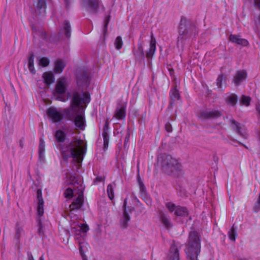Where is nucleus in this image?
I'll list each match as a JSON object with an SVG mask.
<instances>
[{
  "label": "nucleus",
  "instance_id": "f257e3e1",
  "mask_svg": "<svg viewBox=\"0 0 260 260\" xmlns=\"http://www.w3.org/2000/svg\"><path fill=\"white\" fill-rule=\"evenodd\" d=\"M68 98H71V104L69 108L63 111L67 118L74 122L76 127L80 130L85 129L86 126L84 110L90 102V95L81 90H74L69 92Z\"/></svg>",
  "mask_w": 260,
  "mask_h": 260
},
{
  "label": "nucleus",
  "instance_id": "f03ea898",
  "mask_svg": "<svg viewBox=\"0 0 260 260\" xmlns=\"http://www.w3.org/2000/svg\"><path fill=\"white\" fill-rule=\"evenodd\" d=\"M82 144L83 141L79 140L68 144H59L63 158L67 159L69 157H72L77 163H80L86 152V148Z\"/></svg>",
  "mask_w": 260,
  "mask_h": 260
},
{
  "label": "nucleus",
  "instance_id": "7ed1b4c3",
  "mask_svg": "<svg viewBox=\"0 0 260 260\" xmlns=\"http://www.w3.org/2000/svg\"><path fill=\"white\" fill-rule=\"evenodd\" d=\"M158 162L165 173L175 177H179L182 175L181 164L172 156L167 154H161L158 157Z\"/></svg>",
  "mask_w": 260,
  "mask_h": 260
},
{
  "label": "nucleus",
  "instance_id": "20e7f679",
  "mask_svg": "<svg viewBox=\"0 0 260 260\" xmlns=\"http://www.w3.org/2000/svg\"><path fill=\"white\" fill-rule=\"evenodd\" d=\"M198 32L196 27L186 18L182 17L178 27V36L177 46L182 48L186 40L195 36Z\"/></svg>",
  "mask_w": 260,
  "mask_h": 260
},
{
  "label": "nucleus",
  "instance_id": "39448f33",
  "mask_svg": "<svg viewBox=\"0 0 260 260\" xmlns=\"http://www.w3.org/2000/svg\"><path fill=\"white\" fill-rule=\"evenodd\" d=\"M185 251L187 260H198V256L201 251V240L200 236L197 232H190L188 244Z\"/></svg>",
  "mask_w": 260,
  "mask_h": 260
},
{
  "label": "nucleus",
  "instance_id": "423d86ee",
  "mask_svg": "<svg viewBox=\"0 0 260 260\" xmlns=\"http://www.w3.org/2000/svg\"><path fill=\"white\" fill-rule=\"evenodd\" d=\"M68 86V83L67 80V79L64 77H61L59 78L56 84L55 85V93L59 95L60 96L58 98V99H59L60 101L62 102H65L67 101V100L69 99V98L66 99L61 95H63L67 90V88ZM70 91H69L67 93V94ZM71 100V99L70 98Z\"/></svg>",
  "mask_w": 260,
  "mask_h": 260
},
{
  "label": "nucleus",
  "instance_id": "0eeeda50",
  "mask_svg": "<svg viewBox=\"0 0 260 260\" xmlns=\"http://www.w3.org/2000/svg\"><path fill=\"white\" fill-rule=\"evenodd\" d=\"M90 81V77L88 72L83 71L78 73L77 75V82L79 87L77 89L71 90L70 92L74 90H81L84 92L83 88L84 87H87L89 85ZM84 93H87V92H84ZM87 93L89 95L88 92Z\"/></svg>",
  "mask_w": 260,
  "mask_h": 260
},
{
  "label": "nucleus",
  "instance_id": "6e6552de",
  "mask_svg": "<svg viewBox=\"0 0 260 260\" xmlns=\"http://www.w3.org/2000/svg\"><path fill=\"white\" fill-rule=\"evenodd\" d=\"M47 114L53 122L60 121L63 115L62 113L54 107L48 108L47 110Z\"/></svg>",
  "mask_w": 260,
  "mask_h": 260
},
{
  "label": "nucleus",
  "instance_id": "1a4fd4ad",
  "mask_svg": "<svg viewBox=\"0 0 260 260\" xmlns=\"http://www.w3.org/2000/svg\"><path fill=\"white\" fill-rule=\"evenodd\" d=\"M83 7L89 12L95 13L99 8L100 0H82Z\"/></svg>",
  "mask_w": 260,
  "mask_h": 260
},
{
  "label": "nucleus",
  "instance_id": "9d476101",
  "mask_svg": "<svg viewBox=\"0 0 260 260\" xmlns=\"http://www.w3.org/2000/svg\"><path fill=\"white\" fill-rule=\"evenodd\" d=\"M229 124L231 128L238 135L245 139L247 138V134L244 132V127L240 123L233 119H231L229 120Z\"/></svg>",
  "mask_w": 260,
  "mask_h": 260
},
{
  "label": "nucleus",
  "instance_id": "9b49d317",
  "mask_svg": "<svg viewBox=\"0 0 260 260\" xmlns=\"http://www.w3.org/2000/svg\"><path fill=\"white\" fill-rule=\"evenodd\" d=\"M167 260H180L179 248L174 242L171 245Z\"/></svg>",
  "mask_w": 260,
  "mask_h": 260
},
{
  "label": "nucleus",
  "instance_id": "f8f14e48",
  "mask_svg": "<svg viewBox=\"0 0 260 260\" xmlns=\"http://www.w3.org/2000/svg\"><path fill=\"white\" fill-rule=\"evenodd\" d=\"M133 53L135 59L137 61H141L144 58V51L142 43L139 42L138 44V48L134 47L133 50Z\"/></svg>",
  "mask_w": 260,
  "mask_h": 260
},
{
  "label": "nucleus",
  "instance_id": "ddd939ff",
  "mask_svg": "<svg viewBox=\"0 0 260 260\" xmlns=\"http://www.w3.org/2000/svg\"><path fill=\"white\" fill-rule=\"evenodd\" d=\"M37 199L38 201L37 212L39 217H41L44 214V200L42 197V193L41 189L37 190Z\"/></svg>",
  "mask_w": 260,
  "mask_h": 260
},
{
  "label": "nucleus",
  "instance_id": "4468645a",
  "mask_svg": "<svg viewBox=\"0 0 260 260\" xmlns=\"http://www.w3.org/2000/svg\"><path fill=\"white\" fill-rule=\"evenodd\" d=\"M201 116L206 119L217 118L222 115L219 110H205L201 113Z\"/></svg>",
  "mask_w": 260,
  "mask_h": 260
},
{
  "label": "nucleus",
  "instance_id": "2eb2a0df",
  "mask_svg": "<svg viewBox=\"0 0 260 260\" xmlns=\"http://www.w3.org/2000/svg\"><path fill=\"white\" fill-rule=\"evenodd\" d=\"M83 203V193L82 191L80 192L77 198L74 200L72 204L70 205L71 210L79 209Z\"/></svg>",
  "mask_w": 260,
  "mask_h": 260
},
{
  "label": "nucleus",
  "instance_id": "dca6fc26",
  "mask_svg": "<svg viewBox=\"0 0 260 260\" xmlns=\"http://www.w3.org/2000/svg\"><path fill=\"white\" fill-rule=\"evenodd\" d=\"M59 35H64L66 38L69 39L71 35V26L68 20L63 22V25L59 32Z\"/></svg>",
  "mask_w": 260,
  "mask_h": 260
},
{
  "label": "nucleus",
  "instance_id": "f3484780",
  "mask_svg": "<svg viewBox=\"0 0 260 260\" xmlns=\"http://www.w3.org/2000/svg\"><path fill=\"white\" fill-rule=\"evenodd\" d=\"M156 50V40L153 34L151 35V40L150 42V46L149 49L146 53V57L149 59L152 57Z\"/></svg>",
  "mask_w": 260,
  "mask_h": 260
},
{
  "label": "nucleus",
  "instance_id": "a211bd4d",
  "mask_svg": "<svg viewBox=\"0 0 260 260\" xmlns=\"http://www.w3.org/2000/svg\"><path fill=\"white\" fill-rule=\"evenodd\" d=\"M159 216L161 222L166 228L169 229L172 227L173 225L170 218L167 214L165 213L162 211H160Z\"/></svg>",
  "mask_w": 260,
  "mask_h": 260
},
{
  "label": "nucleus",
  "instance_id": "6ab92c4d",
  "mask_svg": "<svg viewBox=\"0 0 260 260\" xmlns=\"http://www.w3.org/2000/svg\"><path fill=\"white\" fill-rule=\"evenodd\" d=\"M126 201L124 200L123 203V212L122 218L120 219V225L122 228L125 229L127 227V223L130 220V216L126 211Z\"/></svg>",
  "mask_w": 260,
  "mask_h": 260
},
{
  "label": "nucleus",
  "instance_id": "aec40b11",
  "mask_svg": "<svg viewBox=\"0 0 260 260\" xmlns=\"http://www.w3.org/2000/svg\"><path fill=\"white\" fill-rule=\"evenodd\" d=\"M247 77L246 72L245 71H237L234 76L233 82L236 86L240 84L241 82L245 80Z\"/></svg>",
  "mask_w": 260,
  "mask_h": 260
},
{
  "label": "nucleus",
  "instance_id": "412c9836",
  "mask_svg": "<svg viewBox=\"0 0 260 260\" xmlns=\"http://www.w3.org/2000/svg\"><path fill=\"white\" fill-rule=\"evenodd\" d=\"M126 115V106L124 104L119 105L115 111L114 117L117 119H123Z\"/></svg>",
  "mask_w": 260,
  "mask_h": 260
},
{
  "label": "nucleus",
  "instance_id": "4be33fe9",
  "mask_svg": "<svg viewBox=\"0 0 260 260\" xmlns=\"http://www.w3.org/2000/svg\"><path fill=\"white\" fill-rule=\"evenodd\" d=\"M229 40L233 43H236L243 46H246L248 44V42L247 40L241 38L240 36L235 35H231L229 37Z\"/></svg>",
  "mask_w": 260,
  "mask_h": 260
},
{
  "label": "nucleus",
  "instance_id": "5701e85b",
  "mask_svg": "<svg viewBox=\"0 0 260 260\" xmlns=\"http://www.w3.org/2000/svg\"><path fill=\"white\" fill-rule=\"evenodd\" d=\"M42 77L47 86L50 85L54 81V77L51 72H45L43 74Z\"/></svg>",
  "mask_w": 260,
  "mask_h": 260
},
{
  "label": "nucleus",
  "instance_id": "b1692460",
  "mask_svg": "<svg viewBox=\"0 0 260 260\" xmlns=\"http://www.w3.org/2000/svg\"><path fill=\"white\" fill-rule=\"evenodd\" d=\"M171 98L170 105L172 106L174 103L180 99L179 91L176 88L171 90L170 92Z\"/></svg>",
  "mask_w": 260,
  "mask_h": 260
},
{
  "label": "nucleus",
  "instance_id": "393cba45",
  "mask_svg": "<svg viewBox=\"0 0 260 260\" xmlns=\"http://www.w3.org/2000/svg\"><path fill=\"white\" fill-rule=\"evenodd\" d=\"M64 62L61 59H57L55 62L54 71L57 74L61 73L65 67Z\"/></svg>",
  "mask_w": 260,
  "mask_h": 260
},
{
  "label": "nucleus",
  "instance_id": "a878e982",
  "mask_svg": "<svg viewBox=\"0 0 260 260\" xmlns=\"http://www.w3.org/2000/svg\"><path fill=\"white\" fill-rule=\"evenodd\" d=\"M226 103L232 106H235L238 101V96L236 94L232 93L227 95L225 98Z\"/></svg>",
  "mask_w": 260,
  "mask_h": 260
},
{
  "label": "nucleus",
  "instance_id": "bb28decb",
  "mask_svg": "<svg viewBox=\"0 0 260 260\" xmlns=\"http://www.w3.org/2000/svg\"><path fill=\"white\" fill-rule=\"evenodd\" d=\"M174 214L177 216H186L188 214V211L186 207L178 206Z\"/></svg>",
  "mask_w": 260,
  "mask_h": 260
},
{
  "label": "nucleus",
  "instance_id": "cd10ccee",
  "mask_svg": "<svg viewBox=\"0 0 260 260\" xmlns=\"http://www.w3.org/2000/svg\"><path fill=\"white\" fill-rule=\"evenodd\" d=\"M79 229L77 230L75 228H72V232L76 233V234H78L81 231L84 233H86L89 230V227L87 224H81L78 227Z\"/></svg>",
  "mask_w": 260,
  "mask_h": 260
},
{
  "label": "nucleus",
  "instance_id": "c85d7f7f",
  "mask_svg": "<svg viewBox=\"0 0 260 260\" xmlns=\"http://www.w3.org/2000/svg\"><path fill=\"white\" fill-rule=\"evenodd\" d=\"M55 137L57 142H63L66 139V134L61 130H58L55 133Z\"/></svg>",
  "mask_w": 260,
  "mask_h": 260
},
{
  "label": "nucleus",
  "instance_id": "c756f323",
  "mask_svg": "<svg viewBox=\"0 0 260 260\" xmlns=\"http://www.w3.org/2000/svg\"><path fill=\"white\" fill-rule=\"evenodd\" d=\"M34 60V55L32 53H31L29 54V56L28 59V66L30 72L32 73L35 72Z\"/></svg>",
  "mask_w": 260,
  "mask_h": 260
},
{
  "label": "nucleus",
  "instance_id": "7c9ffc66",
  "mask_svg": "<svg viewBox=\"0 0 260 260\" xmlns=\"http://www.w3.org/2000/svg\"><path fill=\"white\" fill-rule=\"evenodd\" d=\"M66 177L69 179V183L73 184H79V182L78 180V176L75 174L74 175H71L68 173L66 174Z\"/></svg>",
  "mask_w": 260,
  "mask_h": 260
},
{
  "label": "nucleus",
  "instance_id": "2f4dec72",
  "mask_svg": "<svg viewBox=\"0 0 260 260\" xmlns=\"http://www.w3.org/2000/svg\"><path fill=\"white\" fill-rule=\"evenodd\" d=\"M114 186L110 184L107 186V193L110 200H112L114 198Z\"/></svg>",
  "mask_w": 260,
  "mask_h": 260
},
{
  "label": "nucleus",
  "instance_id": "473e14b6",
  "mask_svg": "<svg viewBox=\"0 0 260 260\" xmlns=\"http://www.w3.org/2000/svg\"><path fill=\"white\" fill-rule=\"evenodd\" d=\"M46 7V0H38L36 7L40 13L41 11H45Z\"/></svg>",
  "mask_w": 260,
  "mask_h": 260
},
{
  "label": "nucleus",
  "instance_id": "72a5a7b5",
  "mask_svg": "<svg viewBox=\"0 0 260 260\" xmlns=\"http://www.w3.org/2000/svg\"><path fill=\"white\" fill-rule=\"evenodd\" d=\"M165 206L170 213L173 212L175 213L178 207V206H176L175 204L171 202L166 203Z\"/></svg>",
  "mask_w": 260,
  "mask_h": 260
},
{
  "label": "nucleus",
  "instance_id": "f704fd0d",
  "mask_svg": "<svg viewBox=\"0 0 260 260\" xmlns=\"http://www.w3.org/2000/svg\"><path fill=\"white\" fill-rule=\"evenodd\" d=\"M222 82H224V83H225V79L223 74H221L218 76L216 80V84L218 88L222 89Z\"/></svg>",
  "mask_w": 260,
  "mask_h": 260
},
{
  "label": "nucleus",
  "instance_id": "c9c22d12",
  "mask_svg": "<svg viewBox=\"0 0 260 260\" xmlns=\"http://www.w3.org/2000/svg\"><path fill=\"white\" fill-rule=\"evenodd\" d=\"M110 18H111L110 15H108V16H106L104 19V27H103L104 36H105L107 34L108 25V24L110 20Z\"/></svg>",
  "mask_w": 260,
  "mask_h": 260
},
{
  "label": "nucleus",
  "instance_id": "e433bc0d",
  "mask_svg": "<svg viewBox=\"0 0 260 260\" xmlns=\"http://www.w3.org/2000/svg\"><path fill=\"white\" fill-rule=\"evenodd\" d=\"M250 101L251 98L250 97L243 95L240 99V102L246 106H248L250 105Z\"/></svg>",
  "mask_w": 260,
  "mask_h": 260
},
{
  "label": "nucleus",
  "instance_id": "4c0bfd02",
  "mask_svg": "<svg viewBox=\"0 0 260 260\" xmlns=\"http://www.w3.org/2000/svg\"><path fill=\"white\" fill-rule=\"evenodd\" d=\"M114 45L116 48L118 50H119L122 48L123 45V42L121 37L118 36L116 38L114 43Z\"/></svg>",
  "mask_w": 260,
  "mask_h": 260
},
{
  "label": "nucleus",
  "instance_id": "58836bf2",
  "mask_svg": "<svg viewBox=\"0 0 260 260\" xmlns=\"http://www.w3.org/2000/svg\"><path fill=\"white\" fill-rule=\"evenodd\" d=\"M237 236V233L235 229L234 228V225L232 227L230 231L229 232V236L230 239L232 241H235L236 240V237Z\"/></svg>",
  "mask_w": 260,
  "mask_h": 260
},
{
  "label": "nucleus",
  "instance_id": "ea45409f",
  "mask_svg": "<svg viewBox=\"0 0 260 260\" xmlns=\"http://www.w3.org/2000/svg\"><path fill=\"white\" fill-rule=\"evenodd\" d=\"M102 135L104 139V147L107 148L108 146L109 140V135L108 133H103Z\"/></svg>",
  "mask_w": 260,
  "mask_h": 260
},
{
  "label": "nucleus",
  "instance_id": "a19ab883",
  "mask_svg": "<svg viewBox=\"0 0 260 260\" xmlns=\"http://www.w3.org/2000/svg\"><path fill=\"white\" fill-rule=\"evenodd\" d=\"M50 62L49 59L47 57H42L39 59V64L43 67H47Z\"/></svg>",
  "mask_w": 260,
  "mask_h": 260
},
{
  "label": "nucleus",
  "instance_id": "79ce46f5",
  "mask_svg": "<svg viewBox=\"0 0 260 260\" xmlns=\"http://www.w3.org/2000/svg\"><path fill=\"white\" fill-rule=\"evenodd\" d=\"M138 181H139V188H140V192H141L142 195L145 196L146 188H145L144 184L141 181L140 178L139 177L138 178Z\"/></svg>",
  "mask_w": 260,
  "mask_h": 260
},
{
  "label": "nucleus",
  "instance_id": "37998d69",
  "mask_svg": "<svg viewBox=\"0 0 260 260\" xmlns=\"http://www.w3.org/2000/svg\"><path fill=\"white\" fill-rule=\"evenodd\" d=\"M64 194L66 198H70L73 197V190L71 188H68L65 190Z\"/></svg>",
  "mask_w": 260,
  "mask_h": 260
},
{
  "label": "nucleus",
  "instance_id": "c03bdc74",
  "mask_svg": "<svg viewBox=\"0 0 260 260\" xmlns=\"http://www.w3.org/2000/svg\"><path fill=\"white\" fill-rule=\"evenodd\" d=\"M85 244H86V243L84 241H81V240H80L79 241V250H80V253L83 257V260H87L86 258H84V257L83 256L84 251H83V247Z\"/></svg>",
  "mask_w": 260,
  "mask_h": 260
},
{
  "label": "nucleus",
  "instance_id": "a18cd8bd",
  "mask_svg": "<svg viewBox=\"0 0 260 260\" xmlns=\"http://www.w3.org/2000/svg\"><path fill=\"white\" fill-rule=\"evenodd\" d=\"M23 229L17 226L15 237L18 240L20 238L21 234L23 233Z\"/></svg>",
  "mask_w": 260,
  "mask_h": 260
},
{
  "label": "nucleus",
  "instance_id": "49530a36",
  "mask_svg": "<svg viewBox=\"0 0 260 260\" xmlns=\"http://www.w3.org/2000/svg\"><path fill=\"white\" fill-rule=\"evenodd\" d=\"M45 145L44 140L41 138L40 140L39 151H45Z\"/></svg>",
  "mask_w": 260,
  "mask_h": 260
},
{
  "label": "nucleus",
  "instance_id": "de8ad7c7",
  "mask_svg": "<svg viewBox=\"0 0 260 260\" xmlns=\"http://www.w3.org/2000/svg\"><path fill=\"white\" fill-rule=\"evenodd\" d=\"M109 131V122L108 120H106L105 123L104 124L103 133L106 132L108 133Z\"/></svg>",
  "mask_w": 260,
  "mask_h": 260
},
{
  "label": "nucleus",
  "instance_id": "09e8293b",
  "mask_svg": "<svg viewBox=\"0 0 260 260\" xmlns=\"http://www.w3.org/2000/svg\"><path fill=\"white\" fill-rule=\"evenodd\" d=\"M165 128H166V130L169 133H170L172 131V125L169 122H167L166 124Z\"/></svg>",
  "mask_w": 260,
  "mask_h": 260
},
{
  "label": "nucleus",
  "instance_id": "8fccbe9b",
  "mask_svg": "<svg viewBox=\"0 0 260 260\" xmlns=\"http://www.w3.org/2000/svg\"><path fill=\"white\" fill-rule=\"evenodd\" d=\"M44 153L45 151H39V159L40 160L44 161L45 158Z\"/></svg>",
  "mask_w": 260,
  "mask_h": 260
},
{
  "label": "nucleus",
  "instance_id": "3c124183",
  "mask_svg": "<svg viewBox=\"0 0 260 260\" xmlns=\"http://www.w3.org/2000/svg\"><path fill=\"white\" fill-rule=\"evenodd\" d=\"M38 223L39 225V228L38 229L39 233L40 234H43V231L42 230V224H41L40 220V219L38 220Z\"/></svg>",
  "mask_w": 260,
  "mask_h": 260
},
{
  "label": "nucleus",
  "instance_id": "603ef678",
  "mask_svg": "<svg viewBox=\"0 0 260 260\" xmlns=\"http://www.w3.org/2000/svg\"><path fill=\"white\" fill-rule=\"evenodd\" d=\"M103 181V178L101 177H97L94 181V183H96L98 182H101Z\"/></svg>",
  "mask_w": 260,
  "mask_h": 260
},
{
  "label": "nucleus",
  "instance_id": "864d4df0",
  "mask_svg": "<svg viewBox=\"0 0 260 260\" xmlns=\"http://www.w3.org/2000/svg\"><path fill=\"white\" fill-rule=\"evenodd\" d=\"M27 258L28 260H35L32 254L30 252H27Z\"/></svg>",
  "mask_w": 260,
  "mask_h": 260
},
{
  "label": "nucleus",
  "instance_id": "5fc2aeb1",
  "mask_svg": "<svg viewBox=\"0 0 260 260\" xmlns=\"http://www.w3.org/2000/svg\"><path fill=\"white\" fill-rule=\"evenodd\" d=\"M255 6L260 9V0H254Z\"/></svg>",
  "mask_w": 260,
  "mask_h": 260
},
{
  "label": "nucleus",
  "instance_id": "6e6d98bb",
  "mask_svg": "<svg viewBox=\"0 0 260 260\" xmlns=\"http://www.w3.org/2000/svg\"><path fill=\"white\" fill-rule=\"evenodd\" d=\"M145 198L146 199L145 202H146V204L148 205L151 206V200L149 198H147L145 196Z\"/></svg>",
  "mask_w": 260,
  "mask_h": 260
},
{
  "label": "nucleus",
  "instance_id": "4d7b16f0",
  "mask_svg": "<svg viewBox=\"0 0 260 260\" xmlns=\"http://www.w3.org/2000/svg\"><path fill=\"white\" fill-rule=\"evenodd\" d=\"M128 139V136L127 137L125 138L124 145H125L126 141H127Z\"/></svg>",
  "mask_w": 260,
  "mask_h": 260
},
{
  "label": "nucleus",
  "instance_id": "13d9d810",
  "mask_svg": "<svg viewBox=\"0 0 260 260\" xmlns=\"http://www.w3.org/2000/svg\"><path fill=\"white\" fill-rule=\"evenodd\" d=\"M128 139V136L127 137L125 138L124 145H125L126 141H127Z\"/></svg>",
  "mask_w": 260,
  "mask_h": 260
},
{
  "label": "nucleus",
  "instance_id": "bf43d9fd",
  "mask_svg": "<svg viewBox=\"0 0 260 260\" xmlns=\"http://www.w3.org/2000/svg\"><path fill=\"white\" fill-rule=\"evenodd\" d=\"M40 260H44L43 258V256H42L40 257Z\"/></svg>",
  "mask_w": 260,
  "mask_h": 260
},
{
  "label": "nucleus",
  "instance_id": "052dcab7",
  "mask_svg": "<svg viewBox=\"0 0 260 260\" xmlns=\"http://www.w3.org/2000/svg\"><path fill=\"white\" fill-rule=\"evenodd\" d=\"M239 260H248L246 258H240Z\"/></svg>",
  "mask_w": 260,
  "mask_h": 260
},
{
  "label": "nucleus",
  "instance_id": "680f3d73",
  "mask_svg": "<svg viewBox=\"0 0 260 260\" xmlns=\"http://www.w3.org/2000/svg\"><path fill=\"white\" fill-rule=\"evenodd\" d=\"M20 145H21V147H22V144H20Z\"/></svg>",
  "mask_w": 260,
  "mask_h": 260
},
{
  "label": "nucleus",
  "instance_id": "e2e57ef3",
  "mask_svg": "<svg viewBox=\"0 0 260 260\" xmlns=\"http://www.w3.org/2000/svg\"><path fill=\"white\" fill-rule=\"evenodd\" d=\"M20 145H21V147H22V144H20Z\"/></svg>",
  "mask_w": 260,
  "mask_h": 260
},
{
  "label": "nucleus",
  "instance_id": "0e129e2a",
  "mask_svg": "<svg viewBox=\"0 0 260 260\" xmlns=\"http://www.w3.org/2000/svg\"><path fill=\"white\" fill-rule=\"evenodd\" d=\"M20 145H21V147H22V144H20Z\"/></svg>",
  "mask_w": 260,
  "mask_h": 260
}]
</instances>
